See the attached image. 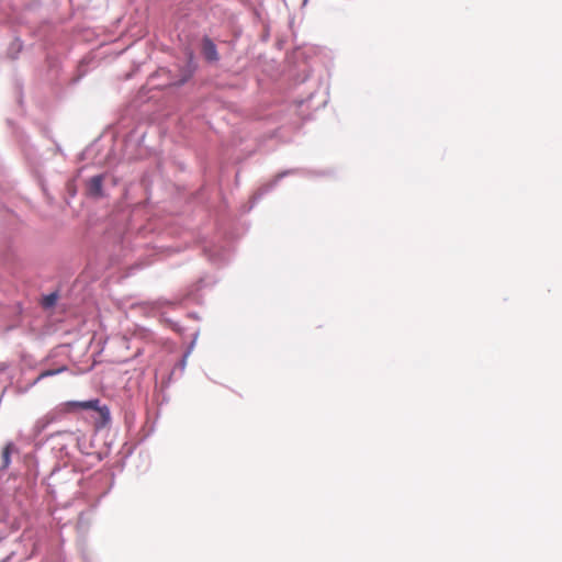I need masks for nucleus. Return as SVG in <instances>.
Returning <instances> with one entry per match:
<instances>
[{
	"label": "nucleus",
	"instance_id": "nucleus-1",
	"mask_svg": "<svg viewBox=\"0 0 562 562\" xmlns=\"http://www.w3.org/2000/svg\"><path fill=\"white\" fill-rule=\"evenodd\" d=\"M100 401L98 398L90 400V401H82V402H67L65 403V411L66 412H72L74 409L80 408V409H93L97 411L100 415L102 425H105L110 420V411L106 406H100Z\"/></svg>",
	"mask_w": 562,
	"mask_h": 562
},
{
	"label": "nucleus",
	"instance_id": "nucleus-2",
	"mask_svg": "<svg viewBox=\"0 0 562 562\" xmlns=\"http://www.w3.org/2000/svg\"><path fill=\"white\" fill-rule=\"evenodd\" d=\"M202 50L207 60L216 61L218 59L216 46L211 38L205 37L203 40Z\"/></svg>",
	"mask_w": 562,
	"mask_h": 562
},
{
	"label": "nucleus",
	"instance_id": "nucleus-3",
	"mask_svg": "<svg viewBox=\"0 0 562 562\" xmlns=\"http://www.w3.org/2000/svg\"><path fill=\"white\" fill-rule=\"evenodd\" d=\"M102 176H94L88 181L89 193L93 196H100L102 194Z\"/></svg>",
	"mask_w": 562,
	"mask_h": 562
},
{
	"label": "nucleus",
	"instance_id": "nucleus-4",
	"mask_svg": "<svg viewBox=\"0 0 562 562\" xmlns=\"http://www.w3.org/2000/svg\"><path fill=\"white\" fill-rule=\"evenodd\" d=\"M67 368L66 367H60L58 369H55V370H45L43 372L40 373V375L37 376V379L35 380V383L43 380L44 378H47V376H53L55 374H58L60 372H64L66 371Z\"/></svg>",
	"mask_w": 562,
	"mask_h": 562
},
{
	"label": "nucleus",
	"instance_id": "nucleus-5",
	"mask_svg": "<svg viewBox=\"0 0 562 562\" xmlns=\"http://www.w3.org/2000/svg\"><path fill=\"white\" fill-rule=\"evenodd\" d=\"M12 443H8L2 450V467L8 468L10 464V454H11Z\"/></svg>",
	"mask_w": 562,
	"mask_h": 562
},
{
	"label": "nucleus",
	"instance_id": "nucleus-6",
	"mask_svg": "<svg viewBox=\"0 0 562 562\" xmlns=\"http://www.w3.org/2000/svg\"><path fill=\"white\" fill-rule=\"evenodd\" d=\"M55 301H56V295L55 294H50V295H48V296H46L44 299V306L45 307L53 306Z\"/></svg>",
	"mask_w": 562,
	"mask_h": 562
}]
</instances>
